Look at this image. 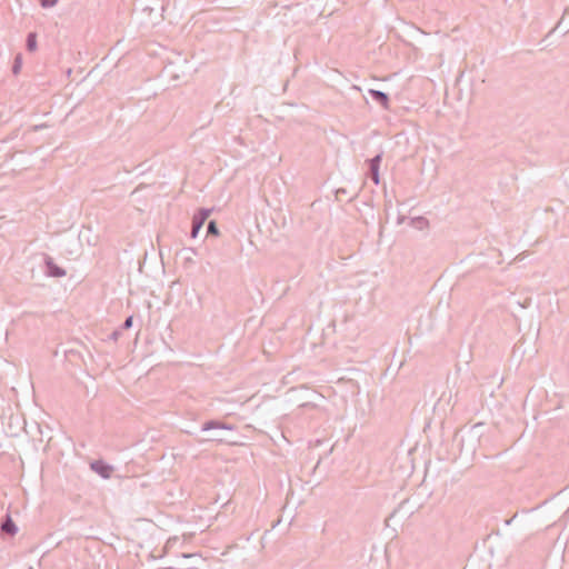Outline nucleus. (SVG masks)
Segmentation results:
<instances>
[{
    "label": "nucleus",
    "mask_w": 569,
    "mask_h": 569,
    "mask_svg": "<svg viewBox=\"0 0 569 569\" xmlns=\"http://www.w3.org/2000/svg\"><path fill=\"white\" fill-rule=\"evenodd\" d=\"M340 194H348V191L346 188H339L336 190V197L339 199Z\"/></svg>",
    "instance_id": "nucleus-14"
},
{
    "label": "nucleus",
    "mask_w": 569,
    "mask_h": 569,
    "mask_svg": "<svg viewBox=\"0 0 569 569\" xmlns=\"http://www.w3.org/2000/svg\"><path fill=\"white\" fill-rule=\"evenodd\" d=\"M368 93L371 99L381 106L385 110L390 109V97L387 92L377 89H369Z\"/></svg>",
    "instance_id": "nucleus-4"
},
{
    "label": "nucleus",
    "mask_w": 569,
    "mask_h": 569,
    "mask_svg": "<svg viewBox=\"0 0 569 569\" xmlns=\"http://www.w3.org/2000/svg\"><path fill=\"white\" fill-rule=\"evenodd\" d=\"M164 569H174V568L170 566V567H167V568H164Z\"/></svg>",
    "instance_id": "nucleus-22"
},
{
    "label": "nucleus",
    "mask_w": 569,
    "mask_h": 569,
    "mask_svg": "<svg viewBox=\"0 0 569 569\" xmlns=\"http://www.w3.org/2000/svg\"><path fill=\"white\" fill-rule=\"evenodd\" d=\"M403 220H405V217H399V218H398V223H402V222H403Z\"/></svg>",
    "instance_id": "nucleus-17"
},
{
    "label": "nucleus",
    "mask_w": 569,
    "mask_h": 569,
    "mask_svg": "<svg viewBox=\"0 0 569 569\" xmlns=\"http://www.w3.org/2000/svg\"><path fill=\"white\" fill-rule=\"evenodd\" d=\"M19 68H20V63H19V59H17V63L13 68L14 73H17L19 71Z\"/></svg>",
    "instance_id": "nucleus-16"
},
{
    "label": "nucleus",
    "mask_w": 569,
    "mask_h": 569,
    "mask_svg": "<svg viewBox=\"0 0 569 569\" xmlns=\"http://www.w3.org/2000/svg\"><path fill=\"white\" fill-rule=\"evenodd\" d=\"M16 529V525L12 522L11 519H8L2 526V530L9 533H14Z\"/></svg>",
    "instance_id": "nucleus-11"
},
{
    "label": "nucleus",
    "mask_w": 569,
    "mask_h": 569,
    "mask_svg": "<svg viewBox=\"0 0 569 569\" xmlns=\"http://www.w3.org/2000/svg\"><path fill=\"white\" fill-rule=\"evenodd\" d=\"M179 541L178 537H170L164 547H163V552L164 553H169L170 550L176 546V543Z\"/></svg>",
    "instance_id": "nucleus-10"
},
{
    "label": "nucleus",
    "mask_w": 569,
    "mask_h": 569,
    "mask_svg": "<svg viewBox=\"0 0 569 569\" xmlns=\"http://www.w3.org/2000/svg\"><path fill=\"white\" fill-rule=\"evenodd\" d=\"M194 556H196L194 553H186V552H182V553H181V557H182V558H192V557H194Z\"/></svg>",
    "instance_id": "nucleus-15"
},
{
    "label": "nucleus",
    "mask_w": 569,
    "mask_h": 569,
    "mask_svg": "<svg viewBox=\"0 0 569 569\" xmlns=\"http://www.w3.org/2000/svg\"><path fill=\"white\" fill-rule=\"evenodd\" d=\"M57 2L58 0H40L41 6L44 8L53 7Z\"/></svg>",
    "instance_id": "nucleus-12"
},
{
    "label": "nucleus",
    "mask_w": 569,
    "mask_h": 569,
    "mask_svg": "<svg viewBox=\"0 0 569 569\" xmlns=\"http://www.w3.org/2000/svg\"><path fill=\"white\" fill-rule=\"evenodd\" d=\"M126 479L132 481V479L129 476H126Z\"/></svg>",
    "instance_id": "nucleus-21"
},
{
    "label": "nucleus",
    "mask_w": 569,
    "mask_h": 569,
    "mask_svg": "<svg viewBox=\"0 0 569 569\" xmlns=\"http://www.w3.org/2000/svg\"><path fill=\"white\" fill-rule=\"evenodd\" d=\"M27 47L30 51H34L37 49V36L36 33H30L27 39Z\"/></svg>",
    "instance_id": "nucleus-9"
},
{
    "label": "nucleus",
    "mask_w": 569,
    "mask_h": 569,
    "mask_svg": "<svg viewBox=\"0 0 569 569\" xmlns=\"http://www.w3.org/2000/svg\"><path fill=\"white\" fill-rule=\"evenodd\" d=\"M200 430L203 432L214 431V433H212L208 438H197L196 441L199 445L207 442V441H212V442H217V443H226L227 441L220 435V431H223V430L233 431V430H236V426L231 425V423H227L220 419H209L201 425Z\"/></svg>",
    "instance_id": "nucleus-1"
},
{
    "label": "nucleus",
    "mask_w": 569,
    "mask_h": 569,
    "mask_svg": "<svg viewBox=\"0 0 569 569\" xmlns=\"http://www.w3.org/2000/svg\"><path fill=\"white\" fill-rule=\"evenodd\" d=\"M181 253H187L184 257H183V266L184 267H189V266H192L194 264V260H193V254L197 253V250L194 248H183L181 250Z\"/></svg>",
    "instance_id": "nucleus-6"
},
{
    "label": "nucleus",
    "mask_w": 569,
    "mask_h": 569,
    "mask_svg": "<svg viewBox=\"0 0 569 569\" xmlns=\"http://www.w3.org/2000/svg\"><path fill=\"white\" fill-rule=\"evenodd\" d=\"M512 522V518L506 520V525L509 526Z\"/></svg>",
    "instance_id": "nucleus-20"
},
{
    "label": "nucleus",
    "mask_w": 569,
    "mask_h": 569,
    "mask_svg": "<svg viewBox=\"0 0 569 569\" xmlns=\"http://www.w3.org/2000/svg\"><path fill=\"white\" fill-rule=\"evenodd\" d=\"M220 234L216 220H210L207 224V237H218Z\"/></svg>",
    "instance_id": "nucleus-8"
},
{
    "label": "nucleus",
    "mask_w": 569,
    "mask_h": 569,
    "mask_svg": "<svg viewBox=\"0 0 569 569\" xmlns=\"http://www.w3.org/2000/svg\"><path fill=\"white\" fill-rule=\"evenodd\" d=\"M481 426H482V423H481V422H478V423H476V425L473 426V429H476V428H478V427H481Z\"/></svg>",
    "instance_id": "nucleus-19"
},
{
    "label": "nucleus",
    "mask_w": 569,
    "mask_h": 569,
    "mask_svg": "<svg viewBox=\"0 0 569 569\" xmlns=\"http://www.w3.org/2000/svg\"><path fill=\"white\" fill-rule=\"evenodd\" d=\"M358 196V192H356L352 197H350L349 201H352Z\"/></svg>",
    "instance_id": "nucleus-18"
},
{
    "label": "nucleus",
    "mask_w": 569,
    "mask_h": 569,
    "mask_svg": "<svg viewBox=\"0 0 569 569\" xmlns=\"http://www.w3.org/2000/svg\"><path fill=\"white\" fill-rule=\"evenodd\" d=\"M411 226L419 230H422L429 226V221L427 218L419 216L411 219Z\"/></svg>",
    "instance_id": "nucleus-7"
},
{
    "label": "nucleus",
    "mask_w": 569,
    "mask_h": 569,
    "mask_svg": "<svg viewBox=\"0 0 569 569\" xmlns=\"http://www.w3.org/2000/svg\"><path fill=\"white\" fill-rule=\"evenodd\" d=\"M108 469H109V479L120 478V475L114 472V467L112 465L109 463Z\"/></svg>",
    "instance_id": "nucleus-13"
},
{
    "label": "nucleus",
    "mask_w": 569,
    "mask_h": 569,
    "mask_svg": "<svg viewBox=\"0 0 569 569\" xmlns=\"http://www.w3.org/2000/svg\"><path fill=\"white\" fill-rule=\"evenodd\" d=\"M213 209L211 208H199L193 213L191 221L190 238H197L199 231L203 227L207 219L210 217Z\"/></svg>",
    "instance_id": "nucleus-2"
},
{
    "label": "nucleus",
    "mask_w": 569,
    "mask_h": 569,
    "mask_svg": "<svg viewBox=\"0 0 569 569\" xmlns=\"http://www.w3.org/2000/svg\"><path fill=\"white\" fill-rule=\"evenodd\" d=\"M132 325H133V316L130 315L124 319V321L117 329H114L111 332V335L109 336V339L117 341L120 338L122 331L129 330L132 327Z\"/></svg>",
    "instance_id": "nucleus-5"
},
{
    "label": "nucleus",
    "mask_w": 569,
    "mask_h": 569,
    "mask_svg": "<svg viewBox=\"0 0 569 569\" xmlns=\"http://www.w3.org/2000/svg\"><path fill=\"white\" fill-rule=\"evenodd\" d=\"M383 151H380L375 157L367 159L366 163L368 166L369 172L368 177L372 180V182L378 186L380 183V166L382 162Z\"/></svg>",
    "instance_id": "nucleus-3"
}]
</instances>
